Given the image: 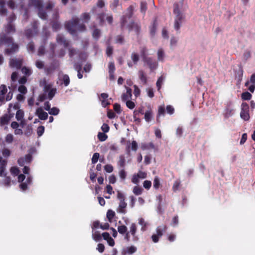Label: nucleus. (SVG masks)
Segmentation results:
<instances>
[{
    "mask_svg": "<svg viewBox=\"0 0 255 255\" xmlns=\"http://www.w3.org/2000/svg\"><path fill=\"white\" fill-rule=\"evenodd\" d=\"M6 45L8 47L4 49V54L7 55L14 54L19 50V45L14 42L12 37L6 35L4 33H0V46Z\"/></svg>",
    "mask_w": 255,
    "mask_h": 255,
    "instance_id": "f257e3e1",
    "label": "nucleus"
},
{
    "mask_svg": "<svg viewBox=\"0 0 255 255\" xmlns=\"http://www.w3.org/2000/svg\"><path fill=\"white\" fill-rule=\"evenodd\" d=\"M65 27L68 31L71 34L74 35L76 31H84L86 27L84 24L79 23V19L77 17L73 18L71 20L66 22Z\"/></svg>",
    "mask_w": 255,
    "mask_h": 255,
    "instance_id": "f03ea898",
    "label": "nucleus"
},
{
    "mask_svg": "<svg viewBox=\"0 0 255 255\" xmlns=\"http://www.w3.org/2000/svg\"><path fill=\"white\" fill-rule=\"evenodd\" d=\"M173 13L175 14L174 21V28L178 31L180 29L181 24L183 19V16L179 10V6L178 3L173 4Z\"/></svg>",
    "mask_w": 255,
    "mask_h": 255,
    "instance_id": "7ed1b4c3",
    "label": "nucleus"
},
{
    "mask_svg": "<svg viewBox=\"0 0 255 255\" xmlns=\"http://www.w3.org/2000/svg\"><path fill=\"white\" fill-rule=\"evenodd\" d=\"M31 4L38 10L39 17L44 20L47 19V13L43 9V4L42 0H30Z\"/></svg>",
    "mask_w": 255,
    "mask_h": 255,
    "instance_id": "20e7f679",
    "label": "nucleus"
},
{
    "mask_svg": "<svg viewBox=\"0 0 255 255\" xmlns=\"http://www.w3.org/2000/svg\"><path fill=\"white\" fill-rule=\"evenodd\" d=\"M134 7L132 5H130L127 9V13L123 15L120 19V25L122 30H124L125 27L128 22V19H130L133 15Z\"/></svg>",
    "mask_w": 255,
    "mask_h": 255,
    "instance_id": "39448f33",
    "label": "nucleus"
},
{
    "mask_svg": "<svg viewBox=\"0 0 255 255\" xmlns=\"http://www.w3.org/2000/svg\"><path fill=\"white\" fill-rule=\"evenodd\" d=\"M167 229V227L165 225H162L158 226L156 229V234H154L151 236V239L153 242L156 243L158 242L159 238L161 237L164 233H165Z\"/></svg>",
    "mask_w": 255,
    "mask_h": 255,
    "instance_id": "423d86ee",
    "label": "nucleus"
},
{
    "mask_svg": "<svg viewBox=\"0 0 255 255\" xmlns=\"http://www.w3.org/2000/svg\"><path fill=\"white\" fill-rule=\"evenodd\" d=\"M38 23L37 21H34L32 24V29L28 28L25 30V35L27 38H30L34 35H36L38 33Z\"/></svg>",
    "mask_w": 255,
    "mask_h": 255,
    "instance_id": "0eeeda50",
    "label": "nucleus"
},
{
    "mask_svg": "<svg viewBox=\"0 0 255 255\" xmlns=\"http://www.w3.org/2000/svg\"><path fill=\"white\" fill-rule=\"evenodd\" d=\"M117 198L120 200L118 211L120 213L125 214L126 212L125 209L127 206V204L125 201V197L122 193L118 191Z\"/></svg>",
    "mask_w": 255,
    "mask_h": 255,
    "instance_id": "6e6552de",
    "label": "nucleus"
},
{
    "mask_svg": "<svg viewBox=\"0 0 255 255\" xmlns=\"http://www.w3.org/2000/svg\"><path fill=\"white\" fill-rule=\"evenodd\" d=\"M127 28L129 31H134L137 37H139L141 32V26L139 23L132 21L127 25Z\"/></svg>",
    "mask_w": 255,
    "mask_h": 255,
    "instance_id": "1a4fd4ad",
    "label": "nucleus"
},
{
    "mask_svg": "<svg viewBox=\"0 0 255 255\" xmlns=\"http://www.w3.org/2000/svg\"><path fill=\"white\" fill-rule=\"evenodd\" d=\"M242 110L240 116L245 121H248L250 119L249 107L247 103H243L241 105Z\"/></svg>",
    "mask_w": 255,
    "mask_h": 255,
    "instance_id": "9d476101",
    "label": "nucleus"
},
{
    "mask_svg": "<svg viewBox=\"0 0 255 255\" xmlns=\"http://www.w3.org/2000/svg\"><path fill=\"white\" fill-rule=\"evenodd\" d=\"M118 231L122 235H125L124 239L127 242L130 241L129 232H127V227L125 225L119 226L118 227Z\"/></svg>",
    "mask_w": 255,
    "mask_h": 255,
    "instance_id": "9b49d317",
    "label": "nucleus"
},
{
    "mask_svg": "<svg viewBox=\"0 0 255 255\" xmlns=\"http://www.w3.org/2000/svg\"><path fill=\"white\" fill-rule=\"evenodd\" d=\"M22 65V60L20 59L11 58L9 60V66L17 69L21 68Z\"/></svg>",
    "mask_w": 255,
    "mask_h": 255,
    "instance_id": "f8f14e48",
    "label": "nucleus"
},
{
    "mask_svg": "<svg viewBox=\"0 0 255 255\" xmlns=\"http://www.w3.org/2000/svg\"><path fill=\"white\" fill-rule=\"evenodd\" d=\"M143 61L147 64L151 71L155 70L158 66L157 62L153 60L151 57L145 58Z\"/></svg>",
    "mask_w": 255,
    "mask_h": 255,
    "instance_id": "ddd939ff",
    "label": "nucleus"
},
{
    "mask_svg": "<svg viewBox=\"0 0 255 255\" xmlns=\"http://www.w3.org/2000/svg\"><path fill=\"white\" fill-rule=\"evenodd\" d=\"M137 231V226L135 223H131L129 227V234L132 236V240L133 241H137L138 240V238L136 236V233Z\"/></svg>",
    "mask_w": 255,
    "mask_h": 255,
    "instance_id": "4468645a",
    "label": "nucleus"
},
{
    "mask_svg": "<svg viewBox=\"0 0 255 255\" xmlns=\"http://www.w3.org/2000/svg\"><path fill=\"white\" fill-rule=\"evenodd\" d=\"M4 30L6 35L13 34L16 31L15 25L13 23H7L4 25Z\"/></svg>",
    "mask_w": 255,
    "mask_h": 255,
    "instance_id": "2eb2a0df",
    "label": "nucleus"
},
{
    "mask_svg": "<svg viewBox=\"0 0 255 255\" xmlns=\"http://www.w3.org/2000/svg\"><path fill=\"white\" fill-rule=\"evenodd\" d=\"M56 41L58 43L63 45L65 48H67L69 45V41L66 40L61 34H58L56 37Z\"/></svg>",
    "mask_w": 255,
    "mask_h": 255,
    "instance_id": "dca6fc26",
    "label": "nucleus"
},
{
    "mask_svg": "<svg viewBox=\"0 0 255 255\" xmlns=\"http://www.w3.org/2000/svg\"><path fill=\"white\" fill-rule=\"evenodd\" d=\"M36 115L41 120H46L48 117V114L44 112L41 108H38L36 109Z\"/></svg>",
    "mask_w": 255,
    "mask_h": 255,
    "instance_id": "f3484780",
    "label": "nucleus"
},
{
    "mask_svg": "<svg viewBox=\"0 0 255 255\" xmlns=\"http://www.w3.org/2000/svg\"><path fill=\"white\" fill-rule=\"evenodd\" d=\"M126 87V93H123L122 95V100L123 101L125 102L131 99L132 97V90L130 88Z\"/></svg>",
    "mask_w": 255,
    "mask_h": 255,
    "instance_id": "a211bd4d",
    "label": "nucleus"
},
{
    "mask_svg": "<svg viewBox=\"0 0 255 255\" xmlns=\"http://www.w3.org/2000/svg\"><path fill=\"white\" fill-rule=\"evenodd\" d=\"M137 249L135 247L133 246H131L128 247H127L126 249H124L122 252V254L123 255H132L135 252H136Z\"/></svg>",
    "mask_w": 255,
    "mask_h": 255,
    "instance_id": "6ab92c4d",
    "label": "nucleus"
},
{
    "mask_svg": "<svg viewBox=\"0 0 255 255\" xmlns=\"http://www.w3.org/2000/svg\"><path fill=\"white\" fill-rule=\"evenodd\" d=\"M10 120V117L7 114H5L0 118V125L4 126L8 124Z\"/></svg>",
    "mask_w": 255,
    "mask_h": 255,
    "instance_id": "aec40b11",
    "label": "nucleus"
},
{
    "mask_svg": "<svg viewBox=\"0 0 255 255\" xmlns=\"http://www.w3.org/2000/svg\"><path fill=\"white\" fill-rule=\"evenodd\" d=\"M138 224L141 226V231L142 232H144L147 230L148 224L145 221L143 218H140L138 219Z\"/></svg>",
    "mask_w": 255,
    "mask_h": 255,
    "instance_id": "412c9836",
    "label": "nucleus"
},
{
    "mask_svg": "<svg viewBox=\"0 0 255 255\" xmlns=\"http://www.w3.org/2000/svg\"><path fill=\"white\" fill-rule=\"evenodd\" d=\"M144 114V119L145 121L147 123H149L151 121L152 118L153 112L151 109L147 110Z\"/></svg>",
    "mask_w": 255,
    "mask_h": 255,
    "instance_id": "4be33fe9",
    "label": "nucleus"
},
{
    "mask_svg": "<svg viewBox=\"0 0 255 255\" xmlns=\"http://www.w3.org/2000/svg\"><path fill=\"white\" fill-rule=\"evenodd\" d=\"M141 148L142 150H146L149 149H154L155 145L153 142H150L149 143H143L141 145Z\"/></svg>",
    "mask_w": 255,
    "mask_h": 255,
    "instance_id": "5701e85b",
    "label": "nucleus"
},
{
    "mask_svg": "<svg viewBox=\"0 0 255 255\" xmlns=\"http://www.w3.org/2000/svg\"><path fill=\"white\" fill-rule=\"evenodd\" d=\"M24 116V111L22 110H18L15 114V118L17 121H19L23 119Z\"/></svg>",
    "mask_w": 255,
    "mask_h": 255,
    "instance_id": "b1692460",
    "label": "nucleus"
},
{
    "mask_svg": "<svg viewBox=\"0 0 255 255\" xmlns=\"http://www.w3.org/2000/svg\"><path fill=\"white\" fill-rule=\"evenodd\" d=\"M138 75L141 82L144 84H146L147 83V78L144 72L142 70H140L138 72Z\"/></svg>",
    "mask_w": 255,
    "mask_h": 255,
    "instance_id": "393cba45",
    "label": "nucleus"
},
{
    "mask_svg": "<svg viewBox=\"0 0 255 255\" xmlns=\"http://www.w3.org/2000/svg\"><path fill=\"white\" fill-rule=\"evenodd\" d=\"M106 15V14L104 12L99 13L97 14V19L99 21V24L100 25H103L104 22V18Z\"/></svg>",
    "mask_w": 255,
    "mask_h": 255,
    "instance_id": "a878e982",
    "label": "nucleus"
},
{
    "mask_svg": "<svg viewBox=\"0 0 255 255\" xmlns=\"http://www.w3.org/2000/svg\"><path fill=\"white\" fill-rule=\"evenodd\" d=\"M165 114V110L164 106H160L158 107L157 118L160 116H164ZM157 122H160L159 120L157 119Z\"/></svg>",
    "mask_w": 255,
    "mask_h": 255,
    "instance_id": "bb28decb",
    "label": "nucleus"
},
{
    "mask_svg": "<svg viewBox=\"0 0 255 255\" xmlns=\"http://www.w3.org/2000/svg\"><path fill=\"white\" fill-rule=\"evenodd\" d=\"M52 28L54 31L58 30L61 27V24L57 20H54L51 22Z\"/></svg>",
    "mask_w": 255,
    "mask_h": 255,
    "instance_id": "cd10ccee",
    "label": "nucleus"
},
{
    "mask_svg": "<svg viewBox=\"0 0 255 255\" xmlns=\"http://www.w3.org/2000/svg\"><path fill=\"white\" fill-rule=\"evenodd\" d=\"M157 27L156 21L155 20L152 25L150 27V34L151 36H154L155 35Z\"/></svg>",
    "mask_w": 255,
    "mask_h": 255,
    "instance_id": "c85d7f7f",
    "label": "nucleus"
},
{
    "mask_svg": "<svg viewBox=\"0 0 255 255\" xmlns=\"http://www.w3.org/2000/svg\"><path fill=\"white\" fill-rule=\"evenodd\" d=\"M115 216V213L114 211L109 210L107 213V218L109 221V222L111 223L112 222L113 219L114 218V216Z\"/></svg>",
    "mask_w": 255,
    "mask_h": 255,
    "instance_id": "c756f323",
    "label": "nucleus"
},
{
    "mask_svg": "<svg viewBox=\"0 0 255 255\" xmlns=\"http://www.w3.org/2000/svg\"><path fill=\"white\" fill-rule=\"evenodd\" d=\"M82 20L85 23H88L91 19V16L89 13L84 12L81 15Z\"/></svg>",
    "mask_w": 255,
    "mask_h": 255,
    "instance_id": "7c9ffc66",
    "label": "nucleus"
},
{
    "mask_svg": "<svg viewBox=\"0 0 255 255\" xmlns=\"http://www.w3.org/2000/svg\"><path fill=\"white\" fill-rule=\"evenodd\" d=\"M61 81H62V82L65 87H67L69 85L70 81V78L67 74H64L63 75Z\"/></svg>",
    "mask_w": 255,
    "mask_h": 255,
    "instance_id": "2f4dec72",
    "label": "nucleus"
},
{
    "mask_svg": "<svg viewBox=\"0 0 255 255\" xmlns=\"http://www.w3.org/2000/svg\"><path fill=\"white\" fill-rule=\"evenodd\" d=\"M3 177H4V178L3 179V182L4 185L6 186H10L11 183L10 177L9 176H7L6 173H5L3 175Z\"/></svg>",
    "mask_w": 255,
    "mask_h": 255,
    "instance_id": "473e14b6",
    "label": "nucleus"
},
{
    "mask_svg": "<svg viewBox=\"0 0 255 255\" xmlns=\"http://www.w3.org/2000/svg\"><path fill=\"white\" fill-rule=\"evenodd\" d=\"M143 191V189L141 187H140L138 186H135L133 187V193L135 195H140L142 194Z\"/></svg>",
    "mask_w": 255,
    "mask_h": 255,
    "instance_id": "72a5a7b5",
    "label": "nucleus"
},
{
    "mask_svg": "<svg viewBox=\"0 0 255 255\" xmlns=\"http://www.w3.org/2000/svg\"><path fill=\"white\" fill-rule=\"evenodd\" d=\"M47 92V99H48L49 100H51L55 96L56 92V89L55 88H52L49 90V91Z\"/></svg>",
    "mask_w": 255,
    "mask_h": 255,
    "instance_id": "f704fd0d",
    "label": "nucleus"
},
{
    "mask_svg": "<svg viewBox=\"0 0 255 255\" xmlns=\"http://www.w3.org/2000/svg\"><path fill=\"white\" fill-rule=\"evenodd\" d=\"M131 59L134 64H136L139 60V56L137 53L133 52L131 55Z\"/></svg>",
    "mask_w": 255,
    "mask_h": 255,
    "instance_id": "c9c22d12",
    "label": "nucleus"
},
{
    "mask_svg": "<svg viewBox=\"0 0 255 255\" xmlns=\"http://www.w3.org/2000/svg\"><path fill=\"white\" fill-rule=\"evenodd\" d=\"M140 9L141 12L145 14L147 9V3L145 1H141Z\"/></svg>",
    "mask_w": 255,
    "mask_h": 255,
    "instance_id": "e433bc0d",
    "label": "nucleus"
},
{
    "mask_svg": "<svg viewBox=\"0 0 255 255\" xmlns=\"http://www.w3.org/2000/svg\"><path fill=\"white\" fill-rule=\"evenodd\" d=\"M241 97L244 100H250L252 98V95L248 92H245L242 94Z\"/></svg>",
    "mask_w": 255,
    "mask_h": 255,
    "instance_id": "4c0bfd02",
    "label": "nucleus"
},
{
    "mask_svg": "<svg viewBox=\"0 0 255 255\" xmlns=\"http://www.w3.org/2000/svg\"><path fill=\"white\" fill-rule=\"evenodd\" d=\"M115 41L117 43L123 44L125 42L124 36L122 35H118L116 37Z\"/></svg>",
    "mask_w": 255,
    "mask_h": 255,
    "instance_id": "58836bf2",
    "label": "nucleus"
},
{
    "mask_svg": "<svg viewBox=\"0 0 255 255\" xmlns=\"http://www.w3.org/2000/svg\"><path fill=\"white\" fill-rule=\"evenodd\" d=\"M144 108L143 107H140L133 111V116H138L139 114H144Z\"/></svg>",
    "mask_w": 255,
    "mask_h": 255,
    "instance_id": "ea45409f",
    "label": "nucleus"
},
{
    "mask_svg": "<svg viewBox=\"0 0 255 255\" xmlns=\"http://www.w3.org/2000/svg\"><path fill=\"white\" fill-rule=\"evenodd\" d=\"M98 138L101 141H105L108 138V136L105 132H99L98 134Z\"/></svg>",
    "mask_w": 255,
    "mask_h": 255,
    "instance_id": "a19ab883",
    "label": "nucleus"
},
{
    "mask_svg": "<svg viewBox=\"0 0 255 255\" xmlns=\"http://www.w3.org/2000/svg\"><path fill=\"white\" fill-rule=\"evenodd\" d=\"M27 49L29 52H33L34 51L35 45L33 41H31L27 44Z\"/></svg>",
    "mask_w": 255,
    "mask_h": 255,
    "instance_id": "79ce46f5",
    "label": "nucleus"
},
{
    "mask_svg": "<svg viewBox=\"0 0 255 255\" xmlns=\"http://www.w3.org/2000/svg\"><path fill=\"white\" fill-rule=\"evenodd\" d=\"M59 109L56 107H53L48 112L49 114L51 115L56 116L59 113Z\"/></svg>",
    "mask_w": 255,
    "mask_h": 255,
    "instance_id": "37998d69",
    "label": "nucleus"
},
{
    "mask_svg": "<svg viewBox=\"0 0 255 255\" xmlns=\"http://www.w3.org/2000/svg\"><path fill=\"white\" fill-rule=\"evenodd\" d=\"M164 56V53L162 49H158L157 52L158 60L162 61Z\"/></svg>",
    "mask_w": 255,
    "mask_h": 255,
    "instance_id": "c03bdc74",
    "label": "nucleus"
},
{
    "mask_svg": "<svg viewBox=\"0 0 255 255\" xmlns=\"http://www.w3.org/2000/svg\"><path fill=\"white\" fill-rule=\"evenodd\" d=\"M93 238L96 241H99L102 239V235L99 232H95L92 235Z\"/></svg>",
    "mask_w": 255,
    "mask_h": 255,
    "instance_id": "a18cd8bd",
    "label": "nucleus"
},
{
    "mask_svg": "<svg viewBox=\"0 0 255 255\" xmlns=\"http://www.w3.org/2000/svg\"><path fill=\"white\" fill-rule=\"evenodd\" d=\"M234 110L230 107H227L225 110V116L227 118L233 115Z\"/></svg>",
    "mask_w": 255,
    "mask_h": 255,
    "instance_id": "49530a36",
    "label": "nucleus"
},
{
    "mask_svg": "<svg viewBox=\"0 0 255 255\" xmlns=\"http://www.w3.org/2000/svg\"><path fill=\"white\" fill-rule=\"evenodd\" d=\"M160 185V180L158 177L156 176L153 180V187L155 189L159 188Z\"/></svg>",
    "mask_w": 255,
    "mask_h": 255,
    "instance_id": "de8ad7c7",
    "label": "nucleus"
},
{
    "mask_svg": "<svg viewBox=\"0 0 255 255\" xmlns=\"http://www.w3.org/2000/svg\"><path fill=\"white\" fill-rule=\"evenodd\" d=\"M10 171L11 174L14 176L18 175L20 172L19 169L17 167L15 166L11 167Z\"/></svg>",
    "mask_w": 255,
    "mask_h": 255,
    "instance_id": "09e8293b",
    "label": "nucleus"
},
{
    "mask_svg": "<svg viewBox=\"0 0 255 255\" xmlns=\"http://www.w3.org/2000/svg\"><path fill=\"white\" fill-rule=\"evenodd\" d=\"M16 19L15 14L12 12L7 18V23H13V22Z\"/></svg>",
    "mask_w": 255,
    "mask_h": 255,
    "instance_id": "8fccbe9b",
    "label": "nucleus"
},
{
    "mask_svg": "<svg viewBox=\"0 0 255 255\" xmlns=\"http://www.w3.org/2000/svg\"><path fill=\"white\" fill-rule=\"evenodd\" d=\"M181 182L179 180H176L173 185L172 190L174 192H176L179 189V186H180Z\"/></svg>",
    "mask_w": 255,
    "mask_h": 255,
    "instance_id": "3c124183",
    "label": "nucleus"
},
{
    "mask_svg": "<svg viewBox=\"0 0 255 255\" xmlns=\"http://www.w3.org/2000/svg\"><path fill=\"white\" fill-rule=\"evenodd\" d=\"M250 83L253 84H255V73L252 74L250 78V81H247L245 84L246 87H248Z\"/></svg>",
    "mask_w": 255,
    "mask_h": 255,
    "instance_id": "603ef678",
    "label": "nucleus"
},
{
    "mask_svg": "<svg viewBox=\"0 0 255 255\" xmlns=\"http://www.w3.org/2000/svg\"><path fill=\"white\" fill-rule=\"evenodd\" d=\"M119 0H114L112 3L110 4L111 8L113 10L115 11L117 6L119 5Z\"/></svg>",
    "mask_w": 255,
    "mask_h": 255,
    "instance_id": "864d4df0",
    "label": "nucleus"
},
{
    "mask_svg": "<svg viewBox=\"0 0 255 255\" xmlns=\"http://www.w3.org/2000/svg\"><path fill=\"white\" fill-rule=\"evenodd\" d=\"M100 154L98 152H96L94 153L93 157L92 158V164H95L97 162L99 158Z\"/></svg>",
    "mask_w": 255,
    "mask_h": 255,
    "instance_id": "5fc2aeb1",
    "label": "nucleus"
},
{
    "mask_svg": "<svg viewBox=\"0 0 255 255\" xmlns=\"http://www.w3.org/2000/svg\"><path fill=\"white\" fill-rule=\"evenodd\" d=\"M5 141L8 143H11L13 140V136L11 133L6 135L5 138Z\"/></svg>",
    "mask_w": 255,
    "mask_h": 255,
    "instance_id": "6e6d98bb",
    "label": "nucleus"
},
{
    "mask_svg": "<svg viewBox=\"0 0 255 255\" xmlns=\"http://www.w3.org/2000/svg\"><path fill=\"white\" fill-rule=\"evenodd\" d=\"M166 111L167 114L171 115L174 114L175 110L173 106L171 105H168L166 107Z\"/></svg>",
    "mask_w": 255,
    "mask_h": 255,
    "instance_id": "4d7b16f0",
    "label": "nucleus"
},
{
    "mask_svg": "<svg viewBox=\"0 0 255 255\" xmlns=\"http://www.w3.org/2000/svg\"><path fill=\"white\" fill-rule=\"evenodd\" d=\"M92 35L94 38L98 39L100 36V30L97 28L95 29L93 32Z\"/></svg>",
    "mask_w": 255,
    "mask_h": 255,
    "instance_id": "13d9d810",
    "label": "nucleus"
},
{
    "mask_svg": "<svg viewBox=\"0 0 255 255\" xmlns=\"http://www.w3.org/2000/svg\"><path fill=\"white\" fill-rule=\"evenodd\" d=\"M118 165L121 167H124L125 166V157L122 155L120 156V159L118 161Z\"/></svg>",
    "mask_w": 255,
    "mask_h": 255,
    "instance_id": "bf43d9fd",
    "label": "nucleus"
},
{
    "mask_svg": "<svg viewBox=\"0 0 255 255\" xmlns=\"http://www.w3.org/2000/svg\"><path fill=\"white\" fill-rule=\"evenodd\" d=\"M109 72L114 73L115 71V66L114 62H110L109 63Z\"/></svg>",
    "mask_w": 255,
    "mask_h": 255,
    "instance_id": "052dcab7",
    "label": "nucleus"
},
{
    "mask_svg": "<svg viewBox=\"0 0 255 255\" xmlns=\"http://www.w3.org/2000/svg\"><path fill=\"white\" fill-rule=\"evenodd\" d=\"M126 106L129 109H133L135 107V104L130 100L126 101Z\"/></svg>",
    "mask_w": 255,
    "mask_h": 255,
    "instance_id": "680f3d73",
    "label": "nucleus"
},
{
    "mask_svg": "<svg viewBox=\"0 0 255 255\" xmlns=\"http://www.w3.org/2000/svg\"><path fill=\"white\" fill-rule=\"evenodd\" d=\"M2 155L4 157H8L10 155V151L6 148H4L2 150Z\"/></svg>",
    "mask_w": 255,
    "mask_h": 255,
    "instance_id": "e2e57ef3",
    "label": "nucleus"
},
{
    "mask_svg": "<svg viewBox=\"0 0 255 255\" xmlns=\"http://www.w3.org/2000/svg\"><path fill=\"white\" fill-rule=\"evenodd\" d=\"M18 90L22 94H25L27 91L26 87L24 85H20L18 87Z\"/></svg>",
    "mask_w": 255,
    "mask_h": 255,
    "instance_id": "0e129e2a",
    "label": "nucleus"
},
{
    "mask_svg": "<svg viewBox=\"0 0 255 255\" xmlns=\"http://www.w3.org/2000/svg\"><path fill=\"white\" fill-rule=\"evenodd\" d=\"M143 186L145 189L148 190L151 186V182L149 180H145L143 182Z\"/></svg>",
    "mask_w": 255,
    "mask_h": 255,
    "instance_id": "69168bd1",
    "label": "nucleus"
},
{
    "mask_svg": "<svg viewBox=\"0 0 255 255\" xmlns=\"http://www.w3.org/2000/svg\"><path fill=\"white\" fill-rule=\"evenodd\" d=\"M44 132V127L42 126H39L37 128V133L38 136H41Z\"/></svg>",
    "mask_w": 255,
    "mask_h": 255,
    "instance_id": "338daca9",
    "label": "nucleus"
},
{
    "mask_svg": "<svg viewBox=\"0 0 255 255\" xmlns=\"http://www.w3.org/2000/svg\"><path fill=\"white\" fill-rule=\"evenodd\" d=\"M113 52V47L111 45H108L106 49V54H107V56L109 57H110L112 55Z\"/></svg>",
    "mask_w": 255,
    "mask_h": 255,
    "instance_id": "774afa93",
    "label": "nucleus"
}]
</instances>
